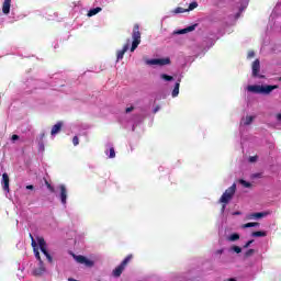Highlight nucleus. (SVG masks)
I'll return each mask as SVG.
<instances>
[{"mask_svg":"<svg viewBox=\"0 0 281 281\" xmlns=\"http://www.w3.org/2000/svg\"><path fill=\"white\" fill-rule=\"evenodd\" d=\"M274 89H279V86H260V85H252L247 87V91L250 93H258L261 95H269L271 91Z\"/></svg>","mask_w":281,"mask_h":281,"instance_id":"nucleus-1","label":"nucleus"},{"mask_svg":"<svg viewBox=\"0 0 281 281\" xmlns=\"http://www.w3.org/2000/svg\"><path fill=\"white\" fill-rule=\"evenodd\" d=\"M234 194H236V183H233L232 187L226 189L225 192L222 194L220 199V203H224L222 210H225V205H227V203H229V201L234 199Z\"/></svg>","mask_w":281,"mask_h":281,"instance_id":"nucleus-2","label":"nucleus"},{"mask_svg":"<svg viewBox=\"0 0 281 281\" xmlns=\"http://www.w3.org/2000/svg\"><path fill=\"white\" fill-rule=\"evenodd\" d=\"M132 47L131 52H135L139 44L142 43V32H139V24H134L133 32H132Z\"/></svg>","mask_w":281,"mask_h":281,"instance_id":"nucleus-3","label":"nucleus"},{"mask_svg":"<svg viewBox=\"0 0 281 281\" xmlns=\"http://www.w3.org/2000/svg\"><path fill=\"white\" fill-rule=\"evenodd\" d=\"M37 243L40 245V249L42 254L47 258L48 262H54V259L52 258V255H49V251H47V243L45 241V238L37 237Z\"/></svg>","mask_w":281,"mask_h":281,"instance_id":"nucleus-4","label":"nucleus"},{"mask_svg":"<svg viewBox=\"0 0 281 281\" xmlns=\"http://www.w3.org/2000/svg\"><path fill=\"white\" fill-rule=\"evenodd\" d=\"M72 258L76 260V262H78L79 265H85L86 267H93L94 265L93 260H90L81 255H72Z\"/></svg>","mask_w":281,"mask_h":281,"instance_id":"nucleus-5","label":"nucleus"},{"mask_svg":"<svg viewBox=\"0 0 281 281\" xmlns=\"http://www.w3.org/2000/svg\"><path fill=\"white\" fill-rule=\"evenodd\" d=\"M146 65H159L164 67V65H170V58L147 59Z\"/></svg>","mask_w":281,"mask_h":281,"instance_id":"nucleus-6","label":"nucleus"},{"mask_svg":"<svg viewBox=\"0 0 281 281\" xmlns=\"http://www.w3.org/2000/svg\"><path fill=\"white\" fill-rule=\"evenodd\" d=\"M252 77L254 78H265V76H260V59H256L252 65Z\"/></svg>","mask_w":281,"mask_h":281,"instance_id":"nucleus-7","label":"nucleus"},{"mask_svg":"<svg viewBox=\"0 0 281 281\" xmlns=\"http://www.w3.org/2000/svg\"><path fill=\"white\" fill-rule=\"evenodd\" d=\"M59 199L60 202L63 203V205H67V187H65V184H60L59 186Z\"/></svg>","mask_w":281,"mask_h":281,"instance_id":"nucleus-8","label":"nucleus"},{"mask_svg":"<svg viewBox=\"0 0 281 281\" xmlns=\"http://www.w3.org/2000/svg\"><path fill=\"white\" fill-rule=\"evenodd\" d=\"M2 189L4 190V192H10V176H8V173H3L2 175Z\"/></svg>","mask_w":281,"mask_h":281,"instance_id":"nucleus-9","label":"nucleus"},{"mask_svg":"<svg viewBox=\"0 0 281 281\" xmlns=\"http://www.w3.org/2000/svg\"><path fill=\"white\" fill-rule=\"evenodd\" d=\"M30 238L32 240L31 245L34 248L35 258L38 260V262H43V259H41V252H38V249H36V240H34V236L30 234Z\"/></svg>","mask_w":281,"mask_h":281,"instance_id":"nucleus-10","label":"nucleus"},{"mask_svg":"<svg viewBox=\"0 0 281 281\" xmlns=\"http://www.w3.org/2000/svg\"><path fill=\"white\" fill-rule=\"evenodd\" d=\"M196 25L198 24H193V25L188 26L186 29H181V30L175 31L173 34L181 35V34H188V32H194L196 30Z\"/></svg>","mask_w":281,"mask_h":281,"instance_id":"nucleus-11","label":"nucleus"},{"mask_svg":"<svg viewBox=\"0 0 281 281\" xmlns=\"http://www.w3.org/2000/svg\"><path fill=\"white\" fill-rule=\"evenodd\" d=\"M128 52V44H125L123 46V49L117 50L116 53V60L120 61L122 58H124V55Z\"/></svg>","mask_w":281,"mask_h":281,"instance_id":"nucleus-12","label":"nucleus"},{"mask_svg":"<svg viewBox=\"0 0 281 281\" xmlns=\"http://www.w3.org/2000/svg\"><path fill=\"white\" fill-rule=\"evenodd\" d=\"M45 271H47V270L45 269V263H44L43 261H41L38 268H36V269L33 271V273H34V276H43V273H45Z\"/></svg>","mask_w":281,"mask_h":281,"instance_id":"nucleus-13","label":"nucleus"},{"mask_svg":"<svg viewBox=\"0 0 281 281\" xmlns=\"http://www.w3.org/2000/svg\"><path fill=\"white\" fill-rule=\"evenodd\" d=\"M63 131V122H58L52 127L50 135H58Z\"/></svg>","mask_w":281,"mask_h":281,"instance_id":"nucleus-14","label":"nucleus"},{"mask_svg":"<svg viewBox=\"0 0 281 281\" xmlns=\"http://www.w3.org/2000/svg\"><path fill=\"white\" fill-rule=\"evenodd\" d=\"M12 0H4L2 4V12L3 14H10V7H11Z\"/></svg>","mask_w":281,"mask_h":281,"instance_id":"nucleus-15","label":"nucleus"},{"mask_svg":"<svg viewBox=\"0 0 281 281\" xmlns=\"http://www.w3.org/2000/svg\"><path fill=\"white\" fill-rule=\"evenodd\" d=\"M124 266H122L121 263L113 270V276L114 278H120V276H122V273L124 272Z\"/></svg>","mask_w":281,"mask_h":281,"instance_id":"nucleus-16","label":"nucleus"},{"mask_svg":"<svg viewBox=\"0 0 281 281\" xmlns=\"http://www.w3.org/2000/svg\"><path fill=\"white\" fill-rule=\"evenodd\" d=\"M179 87H181V79H179L175 85V88L171 92L172 98H177V95H179Z\"/></svg>","mask_w":281,"mask_h":281,"instance_id":"nucleus-17","label":"nucleus"},{"mask_svg":"<svg viewBox=\"0 0 281 281\" xmlns=\"http://www.w3.org/2000/svg\"><path fill=\"white\" fill-rule=\"evenodd\" d=\"M252 238H265L267 236V232L265 231H257L251 233Z\"/></svg>","mask_w":281,"mask_h":281,"instance_id":"nucleus-18","label":"nucleus"},{"mask_svg":"<svg viewBox=\"0 0 281 281\" xmlns=\"http://www.w3.org/2000/svg\"><path fill=\"white\" fill-rule=\"evenodd\" d=\"M102 12V8L97 7L94 9H90L88 12V16H95V14Z\"/></svg>","mask_w":281,"mask_h":281,"instance_id":"nucleus-19","label":"nucleus"},{"mask_svg":"<svg viewBox=\"0 0 281 281\" xmlns=\"http://www.w3.org/2000/svg\"><path fill=\"white\" fill-rule=\"evenodd\" d=\"M249 227H260V223L258 222H249L243 225V229H247Z\"/></svg>","mask_w":281,"mask_h":281,"instance_id":"nucleus-20","label":"nucleus"},{"mask_svg":"<svg viewBox=\"0 0 281 281\" xmlns=\"http://www.w3.org/2000/svg\"><path fill=\"white\" fill-rule=\"evenodd\" d=\"M133 260V255H128L127 257H125V259L121 262V266L126 269V266L128 265V262H131Z\"/></svg>","mask_w":281,"mask_h":281,"instance_id":"nucleus-21","label":"nucleus"},{"mask_svg":"<svg viewBox=\"0 0 281 281\" xmlns=\"http://www.w3.org/2000/svg\"><path fill=\"white\" fill-rule=\"evenodd\" d=\"M133 260V255H128L127 257H125V259L121 262V266L126 269V266L128 265V262H131Z\"/></svg>","mask_w":281,"mask_h":281,"instance_id":"nucleus-22","label":"nucleus"},{"mask_svg":"<svg viewBox=\"0 0 281 281\" xmlns=\"http://www.w3.org/2000/svg\"><path fill=\"white\" fill-rule=\"evenodd\" d=\"M228 240H231V243H236V240H240V235L238 233H234L228 237Z\"/></svg>","mask_w":281,"mask_h":281,"instance_id":"nucleus-23","label":"nucleus"},{"mask_svg":"<svg viewBox=\"0 0 281 281\" xmlns=\"http://www.w3.org/2000/svg\"><path fill=\"white\" fill-rule=\"evenodd\" d=\"M263 216H267V213L265 212H259V213H252L250 215V218H263Z\"/></svg>","mask_w":281,"mask_h":281,"instance_id":"nucleus-24","label":"nucleus"},{"mask_svg":"<svg viewBox=\"0 0 281 281\" xmlns=\"http://www.w3.org/2000/svg\"><path fill=\"white\" fill-rule=\"evenodd\" d=\"M160 77H161L162 80H166L167 82H170V81L175 80L173 76L166 75V74H162Z\"/></svg>","mask_w":281,"mask_h":281,"instance_id":"nucleus-25","label":"nucleus"},{"mask_svg":"<svg viewBox=\"0 0 281 281\" xmlns=\"http://www.w3.org/2000/svg\"><path fill=\"white\" fill-rule=\"evenodd\" d=\"M44 182H45L47 190H49V192H52V193L56 192V189H54V187H52V183H49V181H47V179H44Z\"/></svg>","mask_w":281,"mask_h":281,"instance_id":"nucleus-26","label":"nucleus"},{"mask_svg":"<svg viewBox=\"0 0 281 281\" xmlns=\"http://www.w3.org/2000/svg\"><path fill=\"white\" fill-rule=\"evenodd\" d=\"M183 12H188V9H183L181 7H178L173 10V14H183Z\"/></svg>","mask_w":281,"mask_h":281,"instance_id":"nucleus-27","label":"nucleus"},{"mask_svg":"<svg viewBox=\"0 0 281 281\" xmlns=\"http://www.w3.org/2000/svg\"><path fill=\"white\" fill-rule=\"evenodd\" d=\"M195 8H199V3L196 2H191L189 4V8L187 9V12H192V10H194Z\"/></svg>","mask_w":281,"mask_h":281,"instance_id":"nucleus-28","label":"nucleus"},{"mask_svg":"<svg viewBox=\"0 0 281 281\" xmlns=\"http://www.w3.org/2000/svg\"><path fill=\"white\" fill-rule=\"evenodd\" d=\"M239 183L240 186H243L244 188H251V182H248L246 180L239 179Z\"/></svg>","mask_w":281,"mask_h":281,"instance_id":"nucleus-29","label":"nucleus"},{"mask_svg":"<svg viewBox=\"0 0 281 281\" xmlns=\"http://www.w3.org/2000/svg\"><path fill=\"white\" fill-rule=\"evenodd\" d=\"M256 254V250L255 249H248L246 252H245V258H251L252 255Z\"/></svg>","mask_w":281,"mask_h":281,"instance_id":"nucleus-30","label":"nucleus"},{"mask_svg":"<svg viewBox=\"0 0 281 281\" xmlns=\"http://www.w3.org/2000/svg\"><path fill=\"white\" fill-rule=\"evenodd\" d=\"M254 122V116H246V121L244 122L245 126H249Z\"/></svg>","mask_w":281,"mask_h":281,"instance_id":"nucleus-31","label":"nucleus"},{"mask_svg":"<svg viewBox=\"0 0 281 281\" xmlns=\"http://www.w3.org/2000/svg\"><path fill=\"white\" fill-rule=\"evenodd\" d=\"M231 249L232 251H235V254H241L243 251V248H240V246H233Z\"/></svg>","mask_w":281,"mask_h":281,"instance_id":"nucleus-32","label":"nucleus"},{"mask_svg":"<svg viewBox=\"0 0 281 281\" xmlns=\"http://www.w3.org/2000/svg\"><path fill=\"white\" fill-rule=\"evenodd\" d=\"M109 158H110V159H115V148H113V147L110 148Z\"/></svg>","mask_w":281,"mask_h":281,"instance_id":"nucleus-33","label":"nucleus"},{"mask_svg":"<svg viewBox=\"0 0 281 281\" xmlns=\"http://www.w3.org/2000/svg\"><path fill=\"white\" fill-rule=\"evenodd\" d=\"M72 144H74V146H78V144H80L78 136H74Z\"/></svg>","mask_w":281,"mask_h":281,"instance_id":"nucleus-34","label":"nucleus"},{"mask_svg":"<svg viewBox=\"0 0 281 281\" xmlns=\"http://www.w3.org/2000/svg\"><path fill=\"white\" fill-rule=\"evenodd\" d=\"M252 243H254V239L248 240V241L244 245V249L249 248V247L252 245Z\"/></svg>","mask_w":281,"mask_h":281,"instance_id":"nucleus-35","label":"nucleus"},{"mask_svg":"<svg viewBox=\"0 0 281 281\" xmlns=\"http://www.w3.org/2000/svg\"><path fill=\"white\" fill-rule=\"evenodd\" d=\"M250 164H255V161H258V156H251L249 158Z\"/></svg>","mask_w":281,"mask_h":281,"instance_id":"nucleus-36","label":"nucleus"},{"mask_svg":"<svg viewBox=\"0 0 281 281\" xmlns=\"http://www.w3.org/2000/svg\"><path fill=\"white\" fill-rule=\"evenodd\" d=\"M254 56H256V53L254 50H249L247 58H254Z\"/></svg>","mask_w":281,"mask_h":281,"instance_id":"nucleus-37","label":"nucleus"},{"mask_svg":"<svg viewBox=\"0 0 281 281\" xmlns=\"http://www.w3.org/2000/svg\"><path fill=\"white\" fill-rule=\"evenodd\" d=\"M132 111H135L134 106L126 108L125 113H131Z\"/></svg>","mask_w":281,"mask_h":281,"instance_id":"nucleus-38","label":"nucleus"},{"mask_svg":"<svg viewBox=\"0 0 281 281\" xmlns=\"http://www.w3.org/2000/svg\"><path fill=\"white\" fill-rule=\"evenodd\" d=\"M12 142H16V139H19V135L16 134H13L12 137H11Z\"/></svg>","mask_w":281,"mask_h":281,"instance_id":"nucleus-39","label":"nucleus"},{"mask_svg":"<svg viewBox=\"0 0 281 281\" xmlns=\"http://www.w3.org/2000/svg\"><path fill=\"white\" fill-rule=\"evenodd\" d=\"M223 251H224L223 249H218V250L215 251V254H216L217 256H221V255L223 254Z\"/></svg>","mask_w":281,"mask_h":281,"instance_id":"nucleus-40","label":"nucleus"},{"mask_svg":"<svg viewBox=\"0 0 281 281\" xmlns=\"http://www.w3.org/2000/svg\"><path fill=\"white\" fill-rule=\"evenodd\" d=\"M26 190H34V186L32 184L26 186Z\"/></svg>","mask_w":281,"mask_h":281,"instance_id":"nucleus-41","label":"nucleus"},{"mask_svg":"<svg viewBox=\"0 0 281 281\" xmlns=\"http://www.w3.org/2000/svg\"><path fill=\"white\" fill-rule=\"evenodd\" d=\"M243 10H245V8H240V9H239V12H238L237 15H236L237 19H238V16H240V13L243 12Z\"/></svg>","mask_w":281,"mask_h":281,"instance_id":"nucleus-42","label":"nucleus"},{"mask_svg":"<svg viewBox=\"0 0 281 281\" xmlns=\"http://www.w3.org/2000/svg\"><path fill=\"white\" fill-rule=\"evenodd\" d=\"M277 120L281 122V113L277 114Z\"/></svg>","mask_w":281,"mask_h":281,"instance_id":"nucleus-43","label":"nucleus"},{"mask_svg":"<svg viewBox=\"0 0 281 281\" xmlns=\"http://www.w3.org/2000/svg\"><path fill=\"white\" fill-rule=\"evenodd\" d=\"M159 105H157L155 109H154V113H157V111H159Z\"/></svg>","mask_w":281,"mask_h":281,"instance_id":"nucleus-44","label":"nucleus"},{"mask_svg":"<svg viewBox=\"0 0 281 281\" xmlns=\"http://www.w3.org/2000/svg\"><path fill=\"white\" fill-rule=\"evenodd\" d=\"M42 137H45V134H43Z\"/></svg>","mask_w":281,"mask_h":281,"instance_id":"nucleus-45","label":"nucleus"},{"mask_svg":"<svg viewBox=\"0 0 281 281\" xmlns=\"http://www.w3.org/2000/svg\"><path fill=\"white\" fill-rule=\"evenodd\" d=\"M280 82H281V77L279 78Z\"/></svg>","mask_w":281,"mask_h":281,"instance_id":"nucleus-46","label":"nucleus"},{"mask_svg":"<svg viewBox=\"0 0 281 281\" xmlns=\"http://www.w3.org/2000/svg\"><path fill=\"white\" fill-rule=\"evenodd\" d=\"M236 214L238 215V214H240V213L237 212Z\"/></svg>","mask_w":281,"mask_h":281,"instance_id":"nucleus-47","label":"nucleus"}]
</instances>
